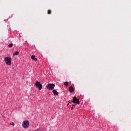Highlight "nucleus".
Wrapping results in <instances>:
<instances>
[{
  "mask_svg": "<svg viewBox=\"0 0 131 131\" xmlns=\"http://www.w3.org/2000/svg\"><path fill=\"white\" fill-rule=\"evenodd\" d=\"M22 126L23 128L27 129L29 127V121L27 120L24 121L22 123Z\"/></svg>",
  "mask_w": 131,
  "mask_h": 131,
  "instance_id": "f257e3e1",
  "label": "nucleus"
},
{
  "mask_svg": "<svg viewBox=\"0 0 131 131\" xmlns=\"http://www.w3.org/2000/svg\"><path fill=\"white\" fill-rule=\"evenodd\" d=\"M4 61L6 65H8V66H11L12 64V58L7 57L5 58Z\"/></svg>",
  "mask_w": 131,
  "mask_h": 131,
  "instance_id": "f03ea898",
  "label": "nucleus"
},
{
  "mask_svg": "<svg viewBox=\"0 0 131 131\" xmlns=\"http://www.w3.org/2000/svg\"><path fill=\"white\" fill-rule=\"evenodd\" d=\"M35 86L37 87L39 91H41L42 89V84H41L40 82L38 81H36V82L35 83Z\"/></svg>",
  "mask_w": 131,
  "mask_h": 131,
  "instance_id": "7ed1b4c3",
  "label": "nucleus"
},
{
  "mask_svg": "<svg viewBox=\"0 0 131 131\" xmlns=\"http://www.w3.org/2000/svg\"><path fill=\"white\" fill-rule=\"evenodd\" d=\"M55 85L53 83H49L47 85L46 88L49 91H53L55 89Z\"/></svg>",
  "mask_w": 131,
  "mask_h": 131,
  "instance_id": "20e7f679",
  "label": "nucleus"
},
{
  "mask_svg": "<svg viewBox=\"0 0 131 131\" xmlns=\"http://www.w3.org/2000/svg\"><path fill=\"white\" fill-rule=\"evenodd\" d=\"M72 102L75 104H79V103H80V102H79V99H77V97H76V96H74L73 97Z\"/></svg>",
  "mask_w": 131,
  "mask_h": 131,
  "instance_id": "39448f33",
  "label": "nucleus"
},
{
  "mask_svg": "<svg viewBox=\"0 0 131 131\" xmlns=\"http://www.w3.org/2000/svg\"><path fill=\"white\" fill-rule=\"evenodd\" d=\"M52 92L55 96H58V95H59V93H58V92L56 91V90H53Z\"/></svg>",
  "mask_w": 131,
  "mask_h": 131,
  "instance_id": "423d86ee",
  "label": "nucleus"
},
{
  "mask_svg": "<svg viewBox=\"0 0 131 131\" xmlns=\"http://www.w3.org/2000/svg\"><path fill=\"white\" fill-rule=\"evenodd\" d=\"M69 91L71 93H73V92H74V88H73V86H71L69 88Z\"/></svg>",
  "mask_w": 131,
  "mask_h": 131,
  "instance_id": "0eeeda50",
  "label": "nucleus"
},
{
  "mask_svg": "<svg viewBox=\"0 0 131 131\" xmlns=\"http://www.w3.org/2000/svg\"><path fill=\"white\" fill-rule=\"evenodd\" d=\"M31 59H32V60H34V61H37V58H35V55H32Z\"/></svg>",
  "mask_w": 131,
  "mask_h": 131,
  "instance_id": "6e6552de",
  "label": "nucleus"
},
{
  "mask_svg": "<svg viewBox=\"0 0 131 131\" xmlns=\"http://www.w3.org/2000/svg\"><path fill=\"white\" fill-rule=\"evenodd\" d=\"M13 55H14V56H16V55H19V52L16 51V52L14 53Z\"/></svg>",
  "mask_w": 131,
  "mask_h": 131,
  "instance_id": "1a4fd4ad",
  "label": "nucleus"
},
{
  "mask_svg": "<svg viewBox=\"0 0 131 131\" xmlns=\"http://www.w3.org/2000/svg\"><path fill=\"white\" fill-rule=\"evenodd\" d=\"M48 14L49 15H50V14H52V11H51V10H48Z\"/></svg>",
  "mask_w": 131,
  "mask_h": 131,
  "instance_id": "9d476101",
  "label": "nucleus"
},
{
  "mask_svg": "<svg viewBox=\"0 0 131 131\" xmlns=\"http://www.w3.org/2000/svg\"><path fill=\"white\" fill-rule=\"evenodd\" d=\"M69 84V83H68V82L66 81L64 82V85H66V86H67Z\"/></svg>",
  "mask_w": 131,
  "mask_h": 131,
  "instance_id": "9b49d317",
  "label": "nucleus"
},
{
  "mask_svg": "<svg viewBox=\"0 0 131 131\" xmlns=\"http://www.w3.org/2000/svg\"><path fill=\"white\" fill-rule=\"evenodd\" d=\"M9 48H12L13 47V44L10 43L8 46Z\"/></svg>",
  "mask_w": 131,
  "mask_h": 131,
  "instance_id": "f8f14e48",
  "label": "nucleus"
},
{
  "mask_svg": "<svg viewBox=\"0 0 131 131\" xmlns=\"http://www.w3.org/2000/svg\"><path fill=\"white\" fill-rule=\"evenodd\" d=\"M10 125H13V126H15V123H14V122H11V123H10Z\"/></svg>",
  "mask_w": 131,
  "mask_h": 131,
  "instance_id": "ddd939ff",
  "label": "nucleus"
},
{
  "mask_svg": "<svg viewBox=\"0 0 131 131\" xmlns=\"http://www.w3.org/2000/svg\"><path fill=\"white\" fill-rule=\"evenodd\" d=\"M71 110H73V106L71 107Z\"/></svg>",
  "mask_w": 131,
  "mask_h": 131,
  "instance_id": "4468645a",
  "label": "nucleus"
},
{
  "mask_svg": "<svg viewBox=\"0 0 131 131\" xmlns=\"http://www.w3.org/2000/svg\"><path fill=\"white\" fill-rule=\"evenodd\" d=\"M70 103V102H69L68 103V104H67V106H68V105H69Z\"/></svg>",
  "mask_w": 131,
  "mask_h": 131,
  "instance_id": "2eb2a0df",
  "label": "nucleus"
}]
</instances>
